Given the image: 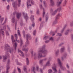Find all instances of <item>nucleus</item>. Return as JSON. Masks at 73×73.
Masks as SVG:
<instances>
[{"instance_id": "37998d69", "label": "nucleus", "mask_w": 73, "mask_h": 73, "mask_svg": "<svg viewBox=\"0 0 73 73\" xmlns=\"http://www.w3.org/2000/svg\"><path fill=\"white\" fill-rule=\"evenodd\" d=\"M35 70H36V69H35V67H33V72L34 73H36V71H35Z\"/></svg>"}, {"instance_id": "cd10ccee", "label": "nucleus", "mask_w": 73, "mask_h": 73, "mask_svg": "<svg viewBox=\"0 0 73 73\" xmlns=\"http://www.w3.org/2000/svg\"><path fill=\"white\" fill-rule=\"evenodd\" d=\"M31 21H33L34 20V16L33 15H31Z\"/></svg>"}, {"instance_id": "a878e982", "label": "nucleus", "mask_w": 73, "mask_h": 73, "mask_svg": "<svg viewBox=\"0 0 73 73\" xmlns=\"http://www.w3.org/2000/svg\"><path fill=\"white\" fill-rule=\"evenodd\" d=\"M59 52V50H58L55 52V56H58V52Z\"/></svg>"}, {"instance_id": "1a4fd4ad", "label": "nucleus", "mask_w": 73, "mask_h": 73, "mask_svg": "<svg viewBox=\"0 0 73 73\" xmlns=\"http://www.w3.org/2000/svg\"><path fill=\"white\" fill-rule=\"evenodd\" d=\"M18 51L19 53H20L21 54H20V56H22V57H24V53L23 52L21 51V50H20L19 49H18Z\"/></svg>"}, {"instance_id": "f8f14e48", "label": "nucleus", "mask_w": 73, "mask_h": 73, "mask_svg": "<svg viewBox=\"0 0 73 73\" xmlns=\"http://www.w3.org/2000/svg\"><path fill=\"white\" fill-rule=\"evenodd\" d=\"M41 52L43 53V54H44V55H45V56H46V54L48 53V50L47 49H46L44 50L43 51H42V52Z\"/></svg>"}, {"instance_id": "4468645a", "label": "nucleus", "mask_w": 73, "mask_h": 73, "mask_svg": "<svg viewBox=\"0 0 73 73\" xmlns=\"http://www.w3.org/2000/svg\"><path fill=\"white\" fill-rule=\"evenodd\" d=\"M29 44V41H28V40L27 39L26 42V44L25 46H24L23 47L24 48V47H27V46H28V45Z\"/></svg>"}, {"instance_id": "774afa93", "label": "nucleus", "mask_w": 73, "mask_h": 73, "mask_svg": "<svg viewBox=\"0 0 73 73\" xmlns=\"http://www.w3.org/2000/svg\"><path fill=\"white\" fill-rule=\"evenodd\" d=\"M58 73H62V72H61V70H60V69H59Z\"/></svg>"}, {"instance_id": "a211bd4d", "label": "nucleus", "mask_w": 73, "mask_h": 73, "mask_svg": "<svg viewBox=\"0 0 73 73\" xmlns=\"http://www.w3.org/2000/svg\"><path fill=\"white\" fill-rule=\"evenodd\" d=\"M3 62H5V61H6V60L7 59V57L5 56H3Z\"/></svg>"}, {"instance_id": "a18cd8bd", "label": "nucleus", "mask_w": 73, "mask_h": 73, "mask_svg": "<svg viewBox=\"0 0 73 73\" xmlns=\"http://www.w3.org/2000/svg\"><path fill=\"white\" fill-rule=\"evenodd\" d=\"M23 70L24 72L27 71V68H26V67H25V66H24Z\"/></svg>"}, {"instance_id": "69168bd1", "label": "nucleus", "mask_w": 73, "mask_h": 73, "mask_svg": "<svg viewBox=\"0 0 73 73\" xmlns=\"http://www.w3.org/2000/svg\"><path fill=\"white\" fill-rule=\"evenodd\" d=\"M38 68H39L38 66H36V70H37V71H38Z\"/></svg>"}, {"instance_id": "b1692460", "label": "nucleus", "mask_w": 73, "mask_h": 73, "mask_svg": "<svg viewBox=\"0 0 73 73\" xmlns=\"http://www.w3.org/2000/svg\"><path fill=\"white\" fill-rule=\"evenodd\" d=\"M15 17H13L12 18V19H11V21L12 23H14L15 22Z\"/></svg>"}, {"instance_id": "8fccbe9b", "label": "nucleus", "mask_w": 73, "mask_h": 73, "mask_svg": "<svg viewBox=\"0 0 73 73\" xmlns=\"http://www.w3.org/2000/svg\"><path fill=\"white\" fill-rule=\"evenodd\" d=\"M57 16L59 17H61V16H62V14H61V13H58L57 15Z\"/></svg>"}, {"instance_id": "0e129e2a", "label": "nucleus", "mask_w": 73, "mask_h": 73, "mask_svg": "<svg viewBox=\"0 0 73 73\" xmlns=\"http://www.w3.org/2000/svg\"><path fill=\"white\" fill-rule=\"evenodd\" d=\"M63 44H64V43H61L59 45V46H62V45H63Z\"/></svg>"}, {"instance_id": "e2e57ef3", "label": "nucleus", "mask_w": 73, "mask_h": 73, "mask_svg": "<svg viewBox=\"0 0 73 73\" xmlns=\"http://www.w3.org/2000/svg\"><path fill=\"white\" fill-rule=\"evenodd\" d=\"M7 10L9 9V5H8L7 7Z\"/></svg>"}, {"instance_id": "58836bf2", "label": "nucleus", "mask_w": 73, "mask_h": 73, "mask_svg": "<svg viewBox=\"0 0 73 73\" xmlns=\"http://www.w3.org/2000/svg\"><path fill=\"white\" fill-rule=\"evenodd\" d=\"M44 21H43L41 23V24H40V29H41V27H42V25L44 24Z\"/></svg>"}, {"instance_id": "6e6d98bb", "label": "nucleus", "mask_w": 73, "mask_h": 73, "mask_svg": "<svg viewBox=\"0 0 73 73\" xmlns=\"http://www.w3.org/2000/svg\"><path fill=\"white\" fill-rule=\"evenodd\" d=\"M56 36H62V35H61V33H58L57 34Z\"/></svg>"}, {"instance_id": "473e14b6", "label": "nucleus", "mask_w": 73, "mask_h": 73, "mask_svg": "<svg viewBox=\"0 0 73 73\" xmlns=\"http://www.w3.org/2000/svg\"><path fill=\"white\" fill-rule=\"evenodd\" d=\"M49 38V36H45L43 38V40H47Z\"/></svg>"}, {"instance_id": "13d9d810", "label": "nucleus", "mask_w": 73, "mask_h": 73, "mask_svg": "<svg viewBox=\"0 0 73 73\" xmlns=\"http://www.w3.org/2000/svg\"><path fill=\"white\" fill-rule=\"evenodd\" d=\"M64 30H65V29H64V28H63L61 31V33H63V32H64Z\"/></svg>"}, {"instance_id": "2f4dec72", "label": "nucleus", "mask_w": 73, "mask_h": 73, "mask_svg": "<svg viewBox=\"0 0 73 73\" xmlns=\"http://www.w3.org/2000/svg\"><path fill=\"white\" fill-rule=\"evenodd\" d=\"M5 56L6 57H7L8 58H9V57H10L9 54L8 53H6V54Z\"/></svg>"}, {"instance_id": "09e8293b", "label": "nucleus", "mask_w": 73, "mask_h": 73, "mask_svg": "<svg viewBox=\"0 0 73 73\" xmlns=\"http://www.w3.org/2000/svg\"><path fill=\"white\" fill-rule=\"evenodd\" d=\"M43 4H44L45 7H46V3L45 1H43Z\"/></svg>"}, {"instance_id": "7ed1b4c3", "label": "nucleus", "mask_w": 73, "mask_h": 73, "mask_svg": "<svg viewBox=\"0 0 73 73\" xmlns=\"http://www.w3.org/2000/svg\"><path fill=\"white\" fill-rule=\"evenodd\" d=\"M57 61L58 64L59 65L61 69L62 70H66V68L62 65V63H61V60H60V59L59 58H58L57 59Z\"/></svg>"}, {"instance_id": "6ab92c4d", "label": "nucleus", "mask_w": 73, "mask_h": 73, "mask_svg": "<svg viewBox=\"0 0 73 73\" xmlns=\"http://www.w3.org/2000/svg\"><path fill=\"white\" fill-rule=\"evenodd\" d=\"M16 16L17 19H19V17H20V16H21V14L19 13H17Z\"/></svg>"}, {"instance_id": "79ce46f5", "label": "nucleus", "mask_w": 73, "mask_h": 73, "mask_svg": "<svg viewBox=\"0 0 73 73\" xmlns=\"http://www.w3.org/2000/svg\"><path fill=\"white\" fill-rule=\"evenodd\" d=\"M7 18H6L5 19V21L4 23L2 24V25H4L5 23H6V22H7Z\"/></svg>"}, {"instance_id": "c03bdc74", "label": "nucleus", "mask_w": 73, "mask_h": 73, "mask_svg": "<svg viewBox=\"0 0 73 73\" xmlns=\"http://www.w3.org/2000/svg\"><path fill=\"white\" fill-rule=\"evenodd\" d=\"M17 64L18 65H20V66H21V65H22V64L20 63H19L18 61L17 62Z\"/></svg>"}, {"instance_id": "7c9ffc66", "label": "nucleus", "mask_w": 73, "mask_h": 73, "mask_svg": "<svg viewBox=\"0 0 73 73\" xmlns=\"http://www.w3.org/2000/svg\"><path fill=\"white\" fill-rule=\"evenodd\" d=\"M17 5L16 2H14L13 3V7H15Z\"/></svg>"}, {"instance_id": "f704fd0d", "label": "nucleus", "mask_w": 73, "mask_h": 73, "mask_svg": "<svg viewBox=\"0 0 73 73\" xmlns=\"http://www.w3.org/2000/svg\"><path fill=\"white\" fill-rule=\"evenodd\" d=\"M23 40L21 39V38H20V45L21 46L22 45H23Z\"/></svg>"}, {"instance_id": "6e6552de", "label": "nucleus", "mask_w": 73, "mask_h": 73, "mask_svg": "<svg viewBox=\"0 0 73 73\" xmlns=\"http://www.w3.org/2000/svg\"><path fill=\"white\" fill-rule=\"evenodd\" d=\"M23 14L24 16V17L25 19H26V21H27V20L28 19V15H27V14H25V13H24V12H23Z\"/></svg>"}, {"instance_id": "aec40b11", "label": "nucleus", "mask_w": 73, "mask_h": 73, "mask_svg": "<svg viewBox=\"0 0 73 73\" xmlns=\"http://www.w3.org/2000/svg\"><path fill=\"white\" fill-rule=\"evenodd\" d=\"M67 56V55L66 54H65V55H64L63 56H62L61 57V58L62 60V61H63L64 60V58H66V57Z\"/></svg>"}, {"instance_id": "4c0bfd02", "label": "nucleus", "mask_w": 73, "mask_h": 73, "mask_svg": "<svg viewBox=\"0 0 73 73\" xmlns=\"http://www.w3.org/2000/svg\"><path fill=\"white\" fill-rule=\"evenodd\" d=\"M26 62L27 65H29V60L28 58H26Z\"/></svg>"}, {"instance_id": "4be33fe9", "label": "nucleus", "mask_w": 73, "mask_h": 73, "mask_svg": "<svg viewBox=\"0 0 73 73\" xmlns=\"http://www.w3.org/2000/svg\"><path fill=\"white\" fill-rule=\"evenodd\" d=\"M46 65L47 66H50V62L49 61H48L46 63Z\"/></svg>"}, {"instance_id": "bb28decb", "label": "nucleus", "mask_w": 73, "mask_h": 73, "mask_svg": "<svg viewBox=\"0 0 73 73\" xmlns=\"http://www.w3.org/2000/svg\"><path fill=\"white\" fill-rule=\"evenodd\" d=\"M43 9V17H44L45 14V10H44V9L43 8H42Z\"/></svg>"}, {"instance_id": "338daca9", "label": "nucleus", "mask_w": 73, "mask_h": 73, "mask_svg": "<svg viewBox=\"0 0 73 73\" xmlns=\"http://www.w3.org/2000/svg\"><path fill=\"white\" fill-rule=\"evenodd\" d=\"M71 36L72 39H73V34H71Z\"/></svg>"}, {"instance_id": "c756f323", "label": "nucleus", "mask_w": 73, "mask_h": 73, "mask_svg": "<svg viewBox=\"0 0 73 73\" xmlns=\"http://www.w3.org/2000/svg\"><path fill=\"white\" fill-rule=\"evenodd\" d=\"M70 25L71 27H73V21H72L70 22Z\"/></svg>"}, {"instance_id": "4d7b16f0", "label": "nucleus", "mask_w": 73, "mask_h": 73, "mask_svg": "<svg viewBox=\"0 0 73 73\" xmlns=\"http://www.w3.org/2000/svg\"><path fill=\"white\" fill-rule=\"evenodd\" d=\"M68 33H68V31H66L64 33V35H68Z\"/></svg>"}, {"instance_id": "680f3d73", "label": "nucleus", "mask_w": 73, "mask_h": 73, "mask_svg": "<svg viewBox=\"0 0 73 73\" xmlns=\"http://www.w3.org/2000/svg\"><path fill=\"white\" fill-rule=\"evenodd\" d=\"M36 14L37 15H38V14H39V10L38 9L37 10V11H36Z\"/></svg>"}, {"instance_id": "423d86ee", "label": "nucleus", "mask_w": 73, "mask_h": 73, "mask_svg": "<svg viewBox=\"0 0 73 73\" xmlns=\"http://www.w3.org/2000/svg\"><path fill=\"white\" fill-rule=\"evenodd\" d=\"M7 50V52H9L10 53H12L13 52V50L12 48H9Z\"/></svg>"}, {"instance_id": "864d4df0", "label": "nucleus", "mask_w": 73, "mask_h": 73, "mask_svg": "<svg viewBox=\"0 0 73 73\" xmlns=\"http://www.w3.org/2000/svg\"><path fill=\"white\" fill-rule=\"evenodd\" d=\"M44 42L46 44H47L48 43V42H49V40H46L44 41Z\"/></svg>"}, {"instance_id": "20e7f679", "label": "nucleus", "mask_w": 73, "mask_h": 73, "mask_svg": "<svg viewBox=\"0 0 73 73\" xmlns=\"http://www.w3.org/2000/svg\"><path fill=\"white\" fill-rule=\"evenodd\" d=\"M31 4L32 5H35V2L33 0H27V8H28L29 6H31Z\"/></svg>"}, {"instance_id": "ddd939ff", "label": "nucleus", "mask_w": 73, "mask_h": 73, "mask_svg": "<svg viewBox=\"0 0 73 73\" xmlns=\"http://www.w3.org/2000/svg\"><path fill=\"white\" fill-rule=\"evenodd\" d=\"M9 45L8 44H7L5 45V50H7L9 48Z\"/></svg>"}, {"instance_id": "9b49d317", "label": "nucleus", "mask_w": 73, "mask_h": 73, "mask_svg": "<svg viewBox=\"0 0 73 73\" xmlns=\"http://www.w3.org/2000/svg\"><path fill=\"white\" fill-rule=\"evenodd\" d=\"M27 40H31L32 38L31 36V35L30 34H28L26 35Z\"/></svg>"}, {"instance_id": "f03ea898", "label": "nucleus", "mask_w": 73, "mask_h": 73, "mask_svg": "<svg viewBox=\"0 0 73 73\" xmlns=\"http://www.w3.org/2000/svg\"><path fill=\"white\" fill-rule=\"evenodd\" d=\"M45 45H44L42 46L41 48H40L39 50H38V55L39 57H41L42 56V54L41 52H42L43 50L45 49Z\"/></svg>"}, {"instance_id": "603ef678", "label": "nucleus", "mask_w": 73, "mask_h": 73, "mask_svg": "<svg viewBox=\"0 0 73 73\" xmlns=\"http://www.w3.org/2000/svg\"><path fill=\"white\" fill-rule=\"evenodd\" d=\"M33 35L34 36H35L36 35V30L34 31L33 32Z\"/></svg>"}, {"instance_id": "ea45409f", "label": "nucleus", "mask_w": 73, "mask_h": 73, "mask_svg": "<svg viewBox=\"0 0 73 73\" xmlns=\"http://www.w3.org/2000/svg\"><path fill=\"white\" fill-rule=\"evenodd\" d=\"M17 68L19 73H21V69H20L18 67H17Z\"/></svg>"}, {"instance_id": "c85d7f7f", "label": "nucleus", "mask_w": 73, "mask_h": 73, "mask_svg": "<svg viewBox=\"0 0 73 73\" xmlns=\"http://www.w3.org/2000/svg\"><path fill=\"white\" fill-rule=\"evenodd\" d=\"M57 11H56V10L55 11H54L53 12L52 15H53V16H54V15H56V13H57Z\"/></svg>"}, {"instance_id": "dca6fc26", "label": "nucleus", "mask_w": 73, "mask_h": 73, "mask_svg": "<svg viewBox=\"0 0 73 73\" xmlns=\"http://www.w3.org/2000/svg\"><path fill=\"white\" fill-rule=\"evenodd\" d=\"M26 47H23V48H22V50L23 51H24L25 52H28V48H25Z\"/></svg>"}, {"instance_id": "f257e3e1", "label": "nucleus", "mask_w": 73, "mask_h": 73, "mask_svg": "<svg viewBox=\"0 0 73 73\" xmlns=\"http://www.w3.org/2000/svg\"><path fill=\"white\" fill-rule=\"evenodd\" d=\"M32 56H33L34 57V59L35 60H36V59H37V58H38L39 60L40 59V58H42V57H45L46 56L45 55H42V56L41 57H40V56H39L38 55V52L37 53L36 52H34L33 55H32Z\"/></svg>"}, {"instance_id": "052dcab7", "label": "nucleus", "mask_w": 73, "mask_h": 73, "mask_svg": "<svg viewBox=\"0 0 73 73\" xmlns=\"http://www.w3.org/2000/svg\"><path fill=\"white\" fill-rule=\"evenodd\" d=\"M52 60V57H50L48 58V61H50V60Z\"/></svg>"}, {"instance_id": "f3484780", "label": "nucleus", "mask_w": 73, "mask_h": 73, "mask_svg": "<svg viewBox=\"0 0 73 73\" xmlns=\"http://www.w3.org/2000/svg\"><path fill=\"white\" fill-rule=\"evenodd\" d=\"M6 67L7 68L6 69V73H9V70H9V68H10V67H9V65H7V66H6Z\"/></svg>"}, {"instance_id": "5fc2aeb1", "label": "nucleus", "mask_w": 73, "mask_h": 73, "mask_svg": "<svg viewBox=\"0 0 73 73\" xmlns=\"http://www.w3.org/2000/svg\"><path fill=\"white\" fill-rule=\"evenodd\" d=\"M17 5L18 7H20V5H21V3H18L17 4Z\"/></svg>"}, {"instance_id": "72a5a7b5", "label": "nucleus", "mask_w": 73, "mask_h": 73, "mask_svg": "<svg viewBox=\"0 0 73 73\" xmlns=\"http://www.w3.org/2000/svg\"><path fill=\"white\" fill-rule=\"evenodd\" d=\"M52 72H53V71L51 69H49L48 70V73H52Z\"/></svg>"}, {"instance_id": "a19ab883", "label": "nucleus", "mask_w": 73, "mask_h": 73, "mask_svg": "<svg viewBox=\"0 0 73 73\" xmlns=\"http://www.w3.org/2000/svg\"><path fill=\"white\" fill-rule=\"evenodd\" d=\"M15 40H17V39L18 38L17 37V34H15Z\"/></svg>"}, {"instance_id": "3c124183", "label": "nucleus", "mask_w": 73, "mask_h": 73, "mask_svg": "<svg viewBox=\"0 0 73 73\" xmlns=\"http://www.w3.org/2000/svg\"><path fill=\"white\" fill-rule=\"evenodd\" d=\"M46 21H48V17L47 16H46Z\"/></svg>"}, {"instance_id": "c9c22d12", "label": "nucleus", "mask_w": 73, "mask_h": 73, "mask_svg": "<svg viewBox=\"0 0 73 73\" xmlns=\"http://www.w3.org/2000/svg\"><path fill=\"white\" fill-rule=\"evenodd\" d=\"M57 20H56L54 21L52 23V25H55V24H57Z\"/></svg>"}, {"instance_id": "9d476101", "label": "nucleus", "mask_w": 73, "mask_h": 73, "mask_svg": "<svg viewBox=\"0 0 73 73\" xmlns=\"http://www.w3.org/2000/svg\"><path fill=\"white\" fill-rule=\"evenodd\" d=\"M46 60H47V58H45L44 59L40 60L39 61L40 64L42 65V62H43V61H46Z\"/></svg>"}, {"instance_id": "49530a36", "label": "nucleus", "mask_w": 73, "mask_h": 73, "mask_svg": "<svg viewBox=\"0 0 73 73\" xmlns=\"http://www.w3.org/2000/svg\"><path fill=\"white\" fill-rule=\"evenodd\" d=\"M17 33L18 34V35L19 37H21V34H20V31H19V30H18Z\"/></svg>"}, {"instance_id": "393cba45", "label": "nucleus", "mask_w": 73, "mask_h": 73, "mask_svg": "<svg viewBox=\"0 0 73 73\" xmlns=\"http://www.w3.org/2000/svg\"><path fill=\"white\" fill-rule=\"evenodd\" d=\"M62 10V7H60L59 8H57L56 9V11H58L59 12H60Z\"/></svg>"}, {"instance_id": "5701e85b", "label": "nucleus", "mask_w": 73, "mask_h": 73, "mask_svg": "<svg viewBox=\"0 0 73 73\" xmlns=\"http://www.w3.org/2000/svg\"><path fill=\"white\" fill-rule=\"evenodd\" d=\"M50 5L52 6H53L54 5V3L53 0H50Z\"/></svg>"}, {"instance_id": "39448f33", "label": "nucleus", "mask_w": 73, "mask_h": 73, "mask_svg": "<svg viewBox=\"0 0 73 73\" xmlns=\"http://www.w3.org/2000/svg\"><path fill=\"white\" fill-rule=\"evenodd\" d=\"M11 40H12V42H13V45H15V50H16V47L17 46V43H16V42L15 43H14L15 41H16V40H14V37H13V35H11Z\"/></svg>"}, {"instance_id": "e433bc0d", "label": "nucleus", "mask_w": 73, "mask_h": 73, "mask_svg": "<svg viewBox=\"0 0 73 73\" xmlns=\"http://www.w3.org/2000/svg\"><path fill=\"white\" fill-rule=\"evenodd\" d=\"M66 66L67 69H69L70 68V66H69V65L68 64H66Z\"/></svg>"}, {"instance_id": "0eeeda50", "label": "nucleus", "mask_w": 73, "mask_h": 73, "mask_svg": "<svg viewBox=\"0 0 73 73\" xmlns=\"http://www.w3.org/2000/svg\"><path fill=\"white\" fill-rule=\"evenodd\" d=\"M62 1H63V0H60V1H59V0H58V1L57 2V6L58 7V6H60V5L61 4V3H62Z\"/></svg>"}, {"instance_id": "412c9836", "label": "nucleus", "mask_w": 73, "mask_h": 73, "mask_svg": "<svg viewBox=\"0 0 73 73\" xmlns=\"http://www.w3.org/2000/svg\"><path fill=\"white\" fill-rule=\"evenodd\" d=\"M0 33H2V34L3 35V36L4 37V31H3V29H1L0 30V37L1 36V35L0 34Z\"/></svg>"}, {"instance_id": "2eb2a0df", "label": "nucleus", "mask_w": 73, "mask_h": 73, "mask_svg": "<svg viewBox=\"0 0 73 73\" xmlns=\"http://www.w3.org/2000/svg\"><path fill=\"white\" fill-rule=\"evenodd\" d=\"M64 50H65V47H64V46H62L60 49V51L61 53H62V52H64Z\"/></svg>"}, {"instance_id": "de8ad7c7", "label": "nucleus", "mask_w": 73, "mask_h": 73, "mask_svg": "<svg viewBox=\"0 0 73 73\" xmlns=\"http://www.w3.org/2000/svg\"><path fill=\"white\" fill-rule=\"evenodd\" d=\"M59 17L58 16V15H57L56 17L55 20H58V19H59Z\"/></svg>"}, {"instance_id": "bf43d9fd", "label": "nucleus", "mask_w": 73, "mask_h": 73, "mask_svg": "<svg viewBox=\"0 0 73 73\" xmlns=\"http://www.w3.org/2000/svg\"><path fill=\"white\" fill-rule=\"evenodd\" d=\"M40 71L41 73H43V70H42L41 68H40Z\"/></svg>"}]
</instances>
